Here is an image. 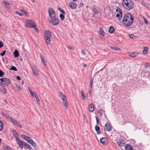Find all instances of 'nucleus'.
<instances>
[{
  "label": "nucleus",
  "instance_id": "obj_23",
  "mask_svg": "<svg viewBox=\"0 0 150 150\" xmlns=\"http://www.w3.org/2000/svg\"><path fill=\"white\" fill-rule=\"evenodd\" d=\"M125 150H132V147L130 145L127 144L125 146Z\"/></svg>",
  "mask_w": 150,
  "mask_h": 150
},
{
  "label": "nucleus",
  "instance_id": "obj_53",
  "mask_svg": "<svg viewBox=\"0 0 150 150\" xmlns=\"http://www.w3.org/2000/svg\"><path fill=\"white\" fill-rule=\"evenodd\" d=\"M42 63L45 66H47V62L46 61H43V62H42Z\"/></svg>",
  "mask_w": 150,
  "mask_h": 150
},
{
  "label": "nucleus",
  "instance_id": "obj_40",
  "mask_svg": "<svg viewBox=\"0 0 150 150\" xmlns=\"http://www.w3.org/2000/svg\"><path fill=\"white\" fill-rule=\"evenodd\" d=\"M10 70H13L15 71H17L16 68L15 66H12L9 69Z\"/></svg>",
  "mask_w": 150,
  "mask_h": 150
},
{
  "label": "nucleus",
  "instance_id": "obj_20",
  "mask_svg": "<svg viewBox=\"0 0 150 150\" xmlns=\"http://www.w3.org/2000/svg\"><path fill=\"white\" fill-rule=\"evenodd\" d=\"M99 30H99V34L101 35L102 36H103V37L104 36H105V33L104 31L103 30V28H100Z\"/></svg>",
  "mask_w": 150,
  "mask_h": 150
},
{
  "label": "nucleus",
  "instance_id": "obj_42",
  "mask_svg": "<svg viewBox=\"0 0 150 150\" xmlns=\"http://www.w3.org/2000/svg\"><path fill=\"white\" fill-rule=\"evenodd\" d=\"M81 96H82V100H83L85 98L84 93L83 92V91H81Z\"/></svg>",
  "mask_w": 150,
  "mask_h": 150
},
{
  "label": "nucleus",
  "instance_id": "obj_44",
  "mask_svg": "<svg viewBox=\"0 0 150 150\" xmlns=\"http://www.w3.org/2000/svg\"><path fill=\"white\" fill-rule=\"evenodd\" d=\"M142 18H143L144 20L145 23L146 24H147L148 23V22L147 20L146 19V18L144 17H143Z\"/></svg>",
  "mask_w": 150,
  "mask_h": 150
},
{
  "label": "nucleus",
  "instance_id": "obj_59",
  "mask_svg": "<svg viewBox=\"0 0 150 150\" xmlns=\"http://www.w3.org/2000/svg\"><path fill=\"white\" fill-rule=\"evenodd\" d=\"M3 3L6 5H10L9 3H8V2H4Z\"/></svg>",
  "mask_w": 150,
  "mask_h": 150
},
{
  "label": "nucleus",
  "instance_id": "obj_19",
  "mask_svg": "<svg viewBox=\"0 0 150 150\" xmlns=\"http://www.w3.org/2000/svg\"><path fill=\"white\" fill-rule=\"evenodd\" d=\"M88 110L89 111L92 112L94 110V105L93 103H91L88 107Z\"/></svg>",
  "mask_w": 150,
  "mask_h": 150
},
{
  "label": "nucleus",
  "instance_id": "obj_48",
  "mask_svg": "<svg viewBox=\"0 0 150 150\" xmlns=\"http://www.w3.org/2000/svg\"><path fill=\"white\" fill-rule=\"evenodd\" d=\"M6 53V51H4L2 52L0 54V55L2 56H3Z\"/></svg>",
  "mask_w": 150,
  "mask_h": 150
},
{
  "label": "nucleus",
  "instance_id": "obj_25",
  "mask_svg": "<svg viewBox=\"0 0 150 150\" xmlns=\"http://www.w3.org/2000/svg\"><path fill=\"white\" fill-rule=\"evenodd\" d=\"M35 97L36 98V100L37 101V102L38 104L40 105V101L39 100V98L38 96L36 95V92H35Z\"/></svg>",
  "mask_w": 150,
  "mask_h": 150
},
{
  "label": "nucleus",
  "instance_id": "obj_50",
  "mask_svg": "<svg viewBox=\"0 0 150 150\" xmlns=\"http://www.w3.org/2000/svg\"><path fill=\"white\" fill-rule=\"evenodd\" d=\"M15 13L16 14L19 15L20 16H21L23 15V14H22L20 12H19L18 11H16Z\"/></svg>",
  "mask_w": 150,
  "mask_h": 150
},
{
  "label": "nucleus",
  "instance_id": "obj_4",
  "mask_svg": "<svg viewBox=\"0 0 150 150\" xmlns=\"http://www.w3.org/2000/svg\"><path fill=\"white\" fill-rule=\"evenodd\" d=\"M25 26L29 28H33L36 27V24L32 20H27L25 24Z\"/></svg>",
  "mask_w": 150,
  "mask_h": 150
},
{
  "label": "nucleus",
  "instance_id": "obj_36",
  "mask_svg": "<svg viewBox=\"0 0 150 150\" xmlns=\"http://www.w3.org/2000/svg\"><path fill=\"white\" fill-rule=\"evenodd\" d=\"M24 145L29 150H31V148L30 146L26 143L24 144Z\"/></svg>",
  "mask_w": 150,
  "mask_h": 150
},
{
  "label": "nucleus",
  "instance_id": "obj_7",
  "mask_svg": "<svg viewBox=\"0 0 150 150\" xmlns=\"http://www.w3.org/2000/svg\"><path fill=\"white\" fill-rule=\"evenodd\" d=\"M50 23L51 24L53 25H56L59 24V21L57 18L55 17L51 18L49 20Z\"/></svg>",
  "mask_w": 150,
  "mask_h": 150
},
{
  "label": "nucleus",
  "instance_id": "obj_13",
  "mask_svg": "<svg viewBox=\"0 0 150 150\" xmlns=\"http://www.w3.org/2000/svg\"><path fill=\"white\" fill-rule=\"evenodd\" d=\"M69 5L70 6V7L72 9H74L76 8L77 6V5L74 2H71L69 3Z\"/></svg>",
  "mask_w": 150,
  "mask_h": 150
},
{
  "label": "nucleus",
  "instance_id": "obj_21",
  "mask_svg": "<svg viewBox=\"0 0 150 150\" xmlns=\"http://www.w3.org/2000/svg\"><path fill=\"white\" fill-rule=\"evenodd\" d=\"M138 53L134 52L131 53L129 54V55L132 57H134L137 56Z\"/></svg>",
  "mask_w": 150,
  "mask_h": 150
},
{
  "label": "nucleus",
  "instance_id": "obj_29",
  "mask_svg": "<svg viewBox=\"0 0 150 150\" xmlns=\"http://www.w3.org/2000/svg\"><path fill=\"white\" fill-rule=\"evenodd\" d=\"M28 90L31 96L33 97H35V92L33 93V92L32 91L31 89L29 88H28Z\"/></svg>",
  "mask_w": 150,
  "mask_h": 150
},
{
  "label": "nucleus",
  "instance_id": "obj_28",
  "mask_svg": "<svg viewBox=\"0 0 150 150\" xmlns=\"http://www.w3.org/2000/svg\"><path fill=\"white\" fill-rule=\"evenodd\" d=\"M100 127L97 126H96L95 127V129L97 132L98 134H99L100 133Z\"/></svg>",
  "mask_w": 150,
  "mask_h": 150
},
{
  "label": "nucleus",
  "instance_id": "obj_32",
  "mask_svg": "<svg viewBox=\"0 0 150 150\" xmlns=\"http://www.w3.org/2000/svg\"><path fill=\"white\" fill-rule=\"evenodd\" d=\"M4 128V124L0 120V131H1Z\"/></svg>",
  "mask_w": 150,
  "mask_h": 150
},
{
  "label": "nucleus",
  "instance_id": "obj_17",
  "mask_svg": "<svg viewBox=\"0 0 150 150\" xmlns=\"http://www.w3.org/2000/svg\"><path fill=\"white\" fill-rule=\"evenodd\" d=\"M62 100L63 101V102L64 105L65 107V109L66 110H68V104L66 99V98H65V99H62Z\"/></svg>",
  "mask_w": 150,
  "mask_h": 150
},
{
  "label": "nucleus",
  "instance_id": "obj_33",
  "mask_svg": "<svg viewBox=\"0 0 150 150\" xmlns=\"http://www.w3.org/2000/svg\"><path fill=\"white\" fill-rule=\"evenodd\" d=\"M60 97L62 99H65L66 98L65 95L63 94L62 93L60 92L59 93Z\"/></svg>",
  "mask_w": 150,
  "mask_h": 150
},
{
  "label": "nucleus",
  "instance_id": "obj_34",
  "mask_svg": "<svg viewBox=\"0 0 150 150\" xmlns=\"http://www.w3.org/2000/svg\"><path fill=\"white\" fill-rule=\"evenodd\" d=\"M104 112L101 109H99L98 111V112L100 114V117L102 115V114Z\"/></svg>",
  "mask_w": 150,
  "mask_h": 150
},
{
  "label": "nucleus",
  "instance_id": "obj_14",
  "mask_svg": "<svg viewBox=\"0 0 150 150\" xmlns=\"http://www.w3.org/2000/svg\"><path fill=\"white\" fill-rule=\"evenodd\" d=\"M10 120V122L13 123L14 125L16 126L20 125V124L16 120L13 119V118L11 119Z\"/></svg>",
  "mask_w": 150,
  "mask_h": 150
},
{
  "label": "nucleus",
  "instance_id": "obj_55",
  "mask_svg": "<svg viewBox=\"0 0 150 150\" xmlns=\"http://www.w3.org/2000/svg\"><path fill=\"white\" fill-rule=\"evenodd\" d=\"M83 6V3H81L80 4L79 6V8L81 7H82Z\"/></svg>",
  "mask_w": 150,
  "mask_h": 150
},
{
  "label": "nucleus",
  "instance_id": "obj_43",
  "mask_svg": "<svg viewBox=\"0 0 150 150\" xmlns=\"http://www.w3.org/2000/svg\"><path fill=\"white\" fill-rule=\"evenodd\" d=\"M59 17L62 20H63L64 19V16L62 14H60L59 15Z\"/></svg>",
  "mask_w": 150,
  "mask_h": 150
},
{
  "label": "nucleus",
  "instance_id": "obj_64",
  "mask_svg": "<svg viewBox=\"0 0 150 150\" xmlns=\"http://www.w3.org/2000/svg\"><path fill=\"white\" fill-rule=\"evenodd\" d=\"M21 11L23 12V13H24L25 11H23V10H21Z\"/></svg>",
  "mask_w": 150,
  "mask_h": 150
},
{
  "label": "nucleus",
  "instance_id": "obj_35",
  "mask_svg": "<svg viewBox=\"0 0 150 150\" xmlns=\"http://www.w3.org/2000/svg\"><path fill=\"white\" fill-rule=\"evenodd\" d=\"M93 11L94 12V13L97 14L98 13V11L96 9V8L94 6L93 7Z\"/></svg>",
  "mask_w": 150,
  "mask_h": 150
},
{
  "label": "nucleus",
  "instance_id": "obj_3",
  "mask_svg": "<svg viewBox=\"0 0 150 150\" xmlns=\"http://www.w3.org/2000/svg\"><path fill=\"white\" fill-rule=\"evenodd\" d=\"M51 36V33L49 30H46L45 31L44 34L45 40L47 44H50V37Z\"/></svg>",
  "mask_w": 150,
  "mask_h": 150
},
{
  "label": "nucleus",
  "instance_id": "obj_47",
  "mask_svg": "<svg viewBox=\"0 0 150 150\" xmlns=\"http://www.w3.org/2000/svg\"><path fill=\"white\" fill-rule=\"evenodd\" d=\"M4 74V72L0 70V77H2Z\"/></svg>",
  "mask_w": 150,
  "mask_h": 150
},
{
  "label": "nucleus",
  "instance_id": "obj_46",
  "mask_svg": "<svg viewBox=\"0 0 150 150\" xmlns=\"http://www.w3.org/2000/svg\"><path fill=\"white\" fill-rule=\"evenodd\" d=\"M95 118L96 120V123L97 124L99 125V122L98 117L96 116H95Z\"/></svg>",
  "mask_w": 150,
  "mask_h": 150
},
{
  "label": "nucleus",
  "instance_id": "obj_12",
  "mask_svg": "<svg viewBox=\"0 0 150 150\" xmlns=\"http://www.w3.org/2000/svg\"><path fill=\"white\" fill-rule=\"evenodd\" d=\"M118 145L121 147H123L125 144V142L122 140H118L117 142Z\"/></svg>",
  "mask_w": 150,
  "mask_h": 150
},
{
  "label": "nucleus",
  "instance_id": "obj_51",
  "mask_svg": "<svg viewBox=\"0 0 150 150\" xmlns=\"http://www.w3.org/2000/svg\"><path fill=\"white\" fill-rule=\"evenodd\" d=\"M3 46V44L2 41H0V48L2 47Z\"/></svg>",
  "mask_w": 150,
  "mask_h": 150
},
{
  "label": "nucleus",
  "instance_id": "obj_26",
  "mask_svg": "<svg viewBox=\"0 0 150 150\" xmlns=\"http://www.w3.org/2000/svg\"><path fill=\"white\" fill-rule=\"evenodd\" d=\"M13 54L15 57H18L19 55V53L17 50H15L13 52Z\"/></svg>",
  "mask_w": 150,
  "mask_h": 150
},
{
  "label": "nucleus",
  "instance_id": "obj_41",
  "mask_svg": "<svg viewBox=\"0 0 150 150\" xmlns=\"http://www.w3.org/2000/svg\"><path fill=\"white\" fill-rule=\"evenodd\" d=\"M130 38L131 39H134L137 38V37L133 35H129Z\"/></svg>",
  "mask_w": 150,
  "mask_h": 150
},
{
  "label": "nucleus",
  "instance_id": "obj_63",
  "mask_svg": "<svg viewBox=\"0 0 150 150\" xmlns=\"http://www.w3.org/2000/svg\"><path fill=\"white\" fill-rule=\"evenodd\" d=\"M31 1L33 3H34L35 2V0H31Z\"/></svg>",
  "mask_w": 150,
  "mask_h": 150
},
{
  "label": "nucleus",
  "instance_id": "obj_49",
  "mask_svg": "<svg viewBox=\"0 0 150 150\" xmlns=\"http://www.w3.org/2000/svg\"><path fill=\"white\" fill-rule=\"evenodd\" d=\"M68 49L69 50H72L73 49L74 47L70 46H68L67 47Z\"/></svg>",
  "mask_w": 150,
  "mask_h": 150
},
{
  "label": "nucleus",
  "instance_id": "obj_30",
  "mask_svg": "<svg viewBox=\"0 0 150 150\" xmlns=\"http://www.w3.org/2000/svg\"><path fill=\"white\" fill-rule=\"evenodd\" d=\"M111 49L114 50H120V49L119 48L115 46H110Z\"/></svg>",
  "mask_w": 150,
  "mask_h": 150
},
{
  "label": "nucleus",
  "instance_id": "obj_5",
  "mask_svg": "<svg viewBox=\"0 0 150 150\" xmlns=\"http://www.w3.org/2000/svg\"><path fill=\"white\" fill-rule=\"evenodd\" d=\"M0 80L1 82V86L4 87L5 86H8L10 82L9 79L7 78H1Z\"/></svg>",
  "mask_w": 150,
  "mask_h": 150
},
{
  "label": "nucleus",
  "instance_id": "obj_60",
  "mask_svg": "<svg viewBox=\"0 0 150 150\" xmlns=\"http://www.w3.org/2000/svg\"><path fill=\"white\" fill-rule=\"evenodd\" d=\"M149 66V64L148 63H146L145 65V67H147Z\"/></svg>",
  "mask_w": 150,
  "mask_h": 150
},
{
  "label": "nucleus",
  "instance_id": "obj_61",
  "mask_svg": "<svg viewBox=\"0 0 150 150\" xmlns=\"http://www.w3.org/2000/svg\"><path fill=\"white\" fill-rule=\"evenodd\" d=\"M24 13L25 14V15L26 16H28V14L25 12Z\"/></svg>",
  "mask_w": 150,
  "mask_h": 150
},
{
  "label": "nucleus",
  "instance_id": "obj_8",
  "mask_svg": "<svg viewBox=\"0 0 150 150\" xmlns=\"http://www.w3.org/2000/svg\"><path fill=\"white\" fill-rule=\"evenodd\" d=\"M48 13L50 18L55 17V13L54 10L52 8H49L48 9Z\"/></svg>",
  "mask_w": 150,
  "mask_h": 150
},
{
  "label": "nucleus",
  "instance_id": "obj_27",
  "mask_svg": "<svg viewBox=\"0 0 150 150\" xmlns=\"http://www.w3.org/2000/svg\"><path fill=\"white\" fill-rule=\"evenodd\" d=\"M29 143L34 148H35L36 146V144L33 141L32 139Z\"/></svg>",
  "mask_w": 150,
  "mask_h": 150
},
{
  "label": "nucleus",
  "instance_id": "obj_2",
  "mask_svg": "<svg viewBox=\"0 0 150 150\" xmlns=\"http://www.w3.org/2000/svg\"><path fill=\"white\" fill-rule=\"evenodd\" d=\"M122 4L124 8L127 10H130L134 7L133 3L131 0H123Z\"/></svg>",
  "mask_w": 150,
  "mask_h": 150
},
{
  "label": "nucleus",
  "instance_id": "obj_16",
  "mask_svg": "<svg viewBox=\"0 0 150 150\" xmlns=\"http://www.w3.org/2000/svg\"><path fill=\"white\" fill-rule=\"evenodd\" d=\"M12 132L14 137L16 138V140H17V139H19V135L17 132L14 129L13 130Z\"/></svg>",
  "mask_w": 150,
  "mask_h": 150
},
{
  "label": "nucleus",
  "instance_id": "obj_15",
  "mask_svg": "<svg viewBox=\"0 0 150 150\" xmlns=\"http://www.w3.org/2000/svg\"><path fill=\"white\" fill-rule=\"evenodd\" d=\"M21 136L23 137L24 139L28 143L32 140L30 137L25 135L21 134Z\"/></svg>",
  "mask_w": 150,
  "mask_h": 150
},
{
  "label": "nucleus",
  "instance_id": "obj_31",
  "mask_svg": "<svg viewBox=\"0 0 150 150\" xmlns=\"http://www.w3.org/2000/svg\"><path fill=\"white\" fill-rule=\"evenodd\" d=\"M1 91L3 93L5 94L6 93V89L4 87H2L1 89Z\"/></svg>",
  "mask_w": 150,
  "mask_h": 150
},
{
  "label": "nucleus",
  "instance_id": "obj_11",
  "mask_svg": "<svg viewBox=\"0 0 150 150\" xmlns=\"http://www.w3.org/2000/svg\"><path fill=\"white\" fill-rule=\"evenodd\" d=\"M100 142L103 145H106L108 143V141L105 137H103L100 139Z\"/></svg>",
  "mask_w": 150,
  "mask_h": 150
},
{
  "label": "nucleus",
  "instance_id": "obj_6",
  "mask_svg": "<svg viewBox=\"0 0 150 150\" xmlns=\"http://www.w3.org/2000/svg\"><path fill=\"white\" fill-rule=\"evenodd\" d=\"M115 14L116 15V16L117 20L120 21L122 18V14L121 11L119 8H117L115 12Z\"/></svg>",
  "mask_w": 150,
  "mask_h": 150
},
{
  "label": "nucleus",
  "instance_id": "obj_57",
  "mask_svg": "<svg viewBox=\"0 0 150 150\" xmlns=\"http://www.w3.org/2000/svg\"><path fill=\"white\" fill-rule=\"evenodd\" d=\"M81 53L83 55H85V51L83 50H82L81 52Z\"/></svg>",
  "mask_w": 150,
  "mask_h": 150
},
{
  "label": "nucleus",
  "instance_id": "obj_22",
  "mask_svg": "<svg viewBox=\"0 0 150 150\" xmlns=\"http://www.w3.org/2000/svg\"><path fill=\"white\" fill-rule=\"evenodd\" d=\"M108 31L109 33H114L115 31L114 28L112 26H110L109 28Z\"/></svg>",
  "mask_w": 150,
  "mask_h": 150
},
{
  "label": "nucleus",
  "instance_id": "obj_37",
  "mask_svg": "<svg viewBox=\"0 0 150 150\" xmlns=\"http://www.w3.org/2000/svg\"><path fill=\"white\" fill-rule=\"evenodd\" d=\"M40 56L42 62H43V61H45V59L44 58V57L41 53L40 54Z\"/></svg>",
  "mask_w": 150,
  "mask_h": 150
},
{
  "label": "nucleus",
  "instance_id": "obj_39",
  "mask_svg": "<svg viewBox=\"0 0 150 150\" xmlns=\"http://www.w3.org/2000/svg\"><path fill=\"white\" fill-rule=\"evenodd\" d=\"M5 117L6 119H7L8 120L10 121V119H11L12 118L10 117L8 115H5L4 116Z\"/></svg>",
  "mask_w": 150,
  "mask_h": 150
},
{
  "label": "nucleus",
  "instance_id": "obj_58",
  "mask_svg": "<svg viewBox=\"0 0 150 150\" xmlns=\"http://www.w3.org/2000/svg\"><path fill=\"white\" fill-rule=\"evenodd\" d=\"M16 79L18 80H21V78L19 76H16Z\"/></svg>",
  "mask_w": 150,
  "mask_h": 150
},
{
  "label": "nucleus",
  "instance_id": "obj_9",
  "mask_svg": "<svg viewBox=\"0 0 150 150\" xmlns=\"http://www.w3.org/2000/svg\"><path fill=\"white\" fill-rule=\"evenodd\" d=\"M16 141L20 148L21 149H23V145H24V144L25 143L21 140L20 139V138L18 139H17Z\"/></svg>",
  "mask_w": 150,
  "mask_h": 150
},
{
  "label": "nucleus",
  "instance_id": "obj_54",
  "mask_svg": "<svg viewBox=\"0 0 150 150\" xmlns=\"http://www.w3.org/2000/svg\"><path fill=\"white\" fill-rule=\"evenodd\" d=\"M6 148L8 150H12V149L10 147H9V146H6Z\"/></svg>",
  "mask_w": 150,
  "mask_h": 150
},
{
  "label": "nucleus",
  "instance_id": "obj_62",
  "mask_svg": "<svg viewBox=\"0 0 150 150\" xmlns=\"http://www.w3.org/2000/svg\"><path fill=\"white\" fill-rule=\"evenodd\" d=\"M83 67H86V64H83Z\"/></svg>",
  "mask_w": 150,
  "mask_h": 150
},
{
  "label": "nucleus",
  "instance_id": "obj_24",
  "mask_svg": "<svg viewBox=\"0 0 150 150\" xmlns=\"http://www.w3.org/2000/svg\"><path fill=\"white\" fill-rule=\"evenodd\" d=\"M148 50V47H144L142 53L144 54H146L147 53V50Z\"/></svg>",
  "mask_w": 150,
  "mask_h": 150
},
{
  "label": "nucleus",
  "instance_id": "obj_56",
  "mask_svg": "<svg viewBox=\"0 0 150 150\" xmlns=\"http://www.w3.org/2000/svg\"><path fill=\"white\" fill-rule=\"evenodd\" d=\"M92 83L93 81L91 80L90 82V87L91 88H92Z\"/></svg>",
  "mask_w": 150,
  "mask_h": 150
},
{
  "label": "nucleus",
  "instance_id": "obj_18",
  "mask_svg": "<svg viewBox=\"0 0 150 150\" xmlns=\"http://www.w3.org/2000/svg\"><path fill=\"white\" fill-rule=\"evenodd\" d=\"M32 71L35 76H37L39 75L38 71L37 69L35 66L34 67L33 69H32Z\"/></svg>",
  "mask_w": 150,
  "mask_h": 150
},
{
  "label": "nucleus",
  "instance_id": "obj_1",
  "mask_svg": "<svg viewBox=\"0 0 150 150\" xmlns=\"http://www.w3.org/2000/svg\"><path fill=\"white\" fill-rule=\"evenodd\" d=\"M133 18L131 13H127L124 15L122 20V23L127 27L130 25L132 23Z\"/></svg>",
  "mask_w": 150,
  "mask_h": 150
},
{
  "label": "nucleus",
  "instance_id": "obj_10",
  "mask_svg": "<svg viewBox=\"0 0 150 150\" xmlns=\"http://www.w3.org/2000/svg\"><path fill=\"white\" fill-rule=\"evenodd\" d=\"M112 129V127L108 123H107L105 125L104 130L105 131H110Z\"/></svg>",
  "mask_w": 150,
  "mask_h": 150
},
{
  "label": "nucleus",
  "instance_id": "obj_38",
  "mask_svg": "<svg viewBox=\"0 0 150 150\" xmlns=\"http://www.w3.org/2000/svg\"><path fill=\"white\" fill-rule=\"evenodd\" d=\"M15 86L18 89V90L19 91H21V86H20L18 84L15 83Z\"/></svg>",
  "mask_w": 150,
  "mask_h": 150
},
{
  "label": "nucleus",
  "instance_id": "obj_52",
  "mask_svg": "<svg viewBox=\"0 0 150 150\" xmlns=\"http://www.w3.org/2000/svg\"><path fill=\"white\" fill-rule=\"evenodd\" d=\"M33 28H34V29L35 30V31L37 33H39V30H38V29L36 28V27H33Z\"/></svg>",
  "mask_w": 150,
  "mask_h": 150
},
{
  "label": "nucleus",
  "instance_id": "obj_45",
  "mask_svg": "<svg viewBox=\"0 0 150 150\" xmlns=\"http://www.w3.org/2000/svg\"><path fill=\"white\" fill-rule=\"evenodd\" d=\"M58 9L59 11L61 12L62 13H65V12H64V11L61 8H58Z\"/></svg>",
  "mask_w": 150,
  "mask_h": 150
}]
</instances>
